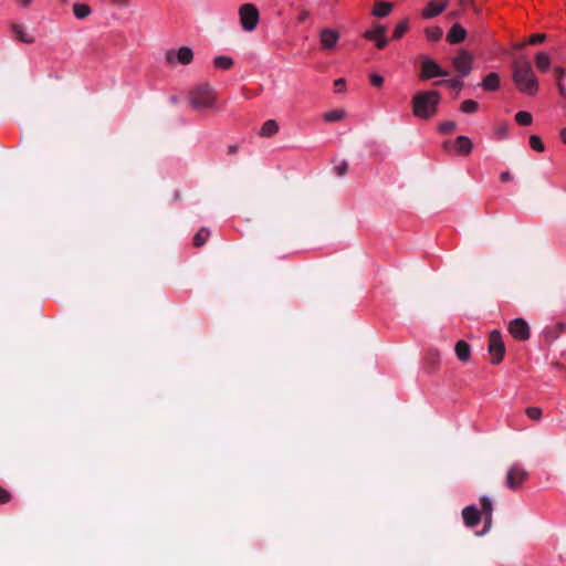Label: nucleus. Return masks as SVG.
<instances>
[{
    "label": "nucleus",
    "instance_id": "1",
    "mask_svg": "<svg viewBox=\"0 0 566 566\" xmlns=\"http://www.w3.org/2000/svg\"><path fill=\"white\" fill-rule=\"evenodd\" d=\"M512 80L518 92L534 96L539 90L538 80L531 62L521 56L512 63Z\"/></svg>",
    "mask_w": 566,
    "mask_h": 566
},
{
    "label": "nucleus",
    "instance_id": "2",
    "mask_svg": "<svg viewBox=\"0 0 566 566\" xmlns=\"http://www.w3.org/2000/svg\"><path fill=\"white\" fill-rule=\"evenodd\" d=\"M441 95L438 91H421L413 95L412 114L421 119H429L436 115Z\"/></svg>",
    "mask_w": 566,
    "mask_h": 566
},
{
    "label": "nucleus",
    "instance_id": "3",
    "mask_svg": "<svg viewBox=\"0 0 566 566\" xmlns=\"http://www.w3.org/2000/svg\"><path fill=\"white\" fill-rule=\"evenodd\" d=\"M214 99L213 90L208 84L198 85L189 92V103L197 111L212 107Z\"/></svg>",
    "mask_w": 566,
    "mask_h": 566
},
{
    "label": "nucleus",
    "instance_id": "4",
    "mask_svg": "<svg viewBox=\"0 0 566 566\" xmlns=\"http://www.w3.org/2000/svg\"><path fill=\"white\" fill-rule=\"evenodd\" d=\"M240 23L243 30L253 31L259 22L260 14L258 8L252 3L242 4L239 9Z\"/></svg>",
    "mask_w": 566,
    "mask_h": 566
},
{
    "label": "nucleus",
    "instance_id": "5",
    "mask_svg": "<svg viewBox=\"0 0 566 566\" xmlns=\"http://www.w3.org/2000/svg\"><path fill=\"white\" fill-rule=\"evenodd\" d=\"M528 479V472L521 467L520 464L515 463L511 465V468L507 471L506 474V488L516 491L518 490L522 484Z\"/></svg>",
    "mask_w": 566,
    "mask_h": 566
},
{
    "label": "nucleus",
    "instance_id": "6",
    "mask_svg": "<svg viewBox=\"0 0 566 566\" xmlns=\"http://www.w3.org/2000/svg\"><path fill=\"white\" fill-rule=\"evenodd\" d=\"M489 353L492 355L491 363L496 365L502 361L505 354V346L501 337V333L496 329L492 331L489 336Z\"/></svg>",
    "mask_w": 566,
    "mask_h": 566
},
{
    "label": "nucleus",
    "instance_id": "7",
    "mask_svg": "<svg viewBox=\"0 0 566 566\" xmlns=\"http://www.w3.org/2000/svg\"><path fill=\"white\" fill-rule=\"evenodd\" d=\"M448 75L449 73L442 70L436 61L427 56L421 57V71L419 74L420 80L426 81L433 77H443Z\"/></svg>",
    "mask_w": 566,
    "mask_h": 566
},
{
    "label": "nucleus",
    "instance_id": "8",
    "mask_svg": "<svg viewBox=\"0 0 566 566\" xmlns=\"http://www.w3.org/2000/svg\"><path fill=\"white\" fill-rule=\"evenodd\" d=\"M319 44L324 51H333L340 39V34L337 30L331 28H324L319 31Z\"/></svg>",
    "mask_w": 566,
    "mask_h": 566
},
{
    "label": "nucleus",
    "instance_id": "9",
    "mask_svg": "<svg viewBox=\"0 0 566 566\" xmlns=\"http://www.w3.org/2000/svg\"><path fill=\"white\" fill-rule=\"evenodd\" d=\"M177 60L180 64L188 65L193 60V52L189 46H181L177 52L169 50L166 52V61L174 64Z\"/></svg>",
    "mask_w": 566,
    "mask_h": 566
},
{
    "label": "nucleus",
    "instance_id": "10",
    "mask_svg": "<svg viewBox=\"0 0 566 566\" xmlns=\"http://www.w3.org/2000/svg\"><path fill=\"white\" fill-rule=\"evenodd\" d=\"M472 55L467 50H461L453 59L454 69L462 75L468 76L472 70Z\"/></svg>",
    "mask_w": 566,
    "mask_h": 566
},
{
    "label": "nucleus",
    "instance_id": "11",
    "mask_svg": "<svg viewBox=\"0 0 566 566\" xmlns=\"http://www.w3.org/2000/svg\"><path fill=\"white\" fill-rule=\"evenodd\" d=\"M512 336L518 340H526L530 338V326L523 318H515L509 326Z\"/></svg>",
    "mask_w": 566,
    "mask_h": 566
},
{
    "label": "nucleus",
    "instance_id": "12",
    "mask_svg": "<svg viewBox=\"0 0 566 566\" xmlns=\"http://www.w3.org/2000/svg\"><path fill=\"white\" fill-rule=\"evenodd\" d=\"M386 31L387 28L385 25L377 24L373 30L366 31L364 38L375 41L378 49H384L388 43V40L385 38Z\"/></svg>",
    "mask_w": 566,
    "mask_h": 566
},
{
    "label": "nucleus",
    "instance_id": "13",
    "mask_svg": "<svg viewBox=\"0 0 566 566\" xmlns=\"http://www.w3.org/2000/svg\"><path fill=\"white\" fill-rule=\"evenodd\" d=\"M462 518L468 527H474L481 522V513L474 505L465 506L462 510Z\"/></svg>",
    "mask_w": 566,
    "mask_h": 566
},
{
    "label": "nucleus",
    "instance_id": "14",
    "mask_svg": "<svg viewBox=\"0 0 566 566\" xmlns=\"http://www.w3.org/2000/svg\"><path fill=\"white\" fill-rule=\"evenodd\" d=\"M448 7V1L437 2V1H430L427 7L422 11V15L424 18H433L441 12L444 11V9Z\"/></svg>",
    "mask_w": 566,
    "mask_h": 566
},
{
    "label": "nucleus",
    "instance_id": "15",
    "mask_svg": "<svg viewBox=\"0 0 566 566\" xmlns=\"http://www.w3.org/2000/svg\"><path fill=\"white\" fill-rule=\"evenodd\" d=\"M500 75L496 72H491L483 78L480 85L488 92H494L500 88Z\"/></svg>",
    "mask_w": 566,
    "mask_h": 566
},
{
    "label": "nucleus",
    "instance_id": "16",
    "mask_svg": "<svg viewBox=\"0 0 566 566\" xmlns=\"http://www.w3.org/2000/svg\"><path fill=\"white\" fill-rule=\"evenodd\" d=\"M467 36V31L459 23L452 25L448 32L447 39L450 43H461Z\"/></svg>",
    "mask_w": 566,
    "mask_h": 566
},
{
    "label": "nucleus",
    "instance_id": "17",
    "mask_svg": "<svg viewBox=\"0 0 566 566\" xmlns=\"http://www.w3.org/2000/svg\"><path fill=\"white\" fill-rule=\"evenodd\" d=\"M11 30L14 33L15 38L23 43L31 44L35 41L34 36L28 33L23 25L19 23H12Z\"/></svg>",
    "mask_w": 566,
    "mask_h": 566
},
{
    "label": "nucleus",
    "instance_id": "18",
    "mask_svg": "<svg viewBox=\"0 0 566 566\" xmlns=\"http://www.w3.org/2000/svg\"><path fill=\"white\" fill-rule=\"evenodd\" d=\"M455 149L460 155H469L472 151L473 144L467 136H458L454 142Z\"/></svg>",
    "mask_w": 566,
    "mask_h": 566
},
{
    "label": "nucleus",
    "instance_id": "19",
    "mask_svg": "<svg viewBox=\"0 0 566 566\" xmlns=\"http://www.w3.org/2000/svg\"><path fill=\"white\" fill-rule=\"evenodd\" d=\"M470 345L465 340H459L455 344V354L459 360L468 361L470 359Z\"/></svg>",
    "mask_w": 566,
    "mask_h": 566
},
{
    "label": "nucleus",
    "instance_id": "20",
    "mask_svg": "<svg viewBox=\"0 0 566 566\" xmlns=\"http://www.w3.org/2000/svg\"><path fill=\"white\" fill-rule=\"evenodd\" d=\"M392 4L390 2L377 1L373 9V14L378 18H385L391 12Z\"/></svg>",
    "mask_w": 566,
    "mask_h": 566
},
{
    "label": "nucleus",
    "instance_id": "21",
    "mask_svg": "<svg viewBox=\"0 0 566 566\" xmlns=\"http://www.w3.org/2000/svg\"><path fill=\"white\" fill-rule=\"evenodd\" d=\"M279 130V125L274 119L266 120L260 130V135L263 137H271L275 135Z\"/></svg>",
    "mask_w": 566,
    "mask_h": 566
},
{
    "label": "nucleus",
    "instance_id": "22",
    "mask_svg": "<svg viewBox=\"0 0 566 566\" xmlns=\"http://www.w3.org/2000/svg\"><path fill=\"white\" fill-rule=\"evenodd\" d=\"M535 64L541 72H546L551 66V59L546 53L538 52L535 55Z\"/></svg>",
    "mask_w": 566,
    "mask_h": 566
},
{
    "label": "nucleus",
    "instance_id": "23",
    "mask_svg": "<svg viewBox=\"0 0 566 566\" xmlns=\"http://www.w3.org/2000/svg\"><path fill=\"white\" fill-rule=\"evenodd\" d=\"M91 7L86 3H74L73 13L77 19H85L91 14Z\"/></svg>",
    "mask_w": 566,
    "mask_h": 566
},
{
    "label": "nucleus",
    "instance_id": "24",
    "mask_svg": "<svg viewBox=\"0 0 566 566\" xmlns=\"http://www.w3.org/2000/svg\"><path fill=\"white\" fill-rule=\"evenodd\" d=\"M210 231L207 228H201L193 237V245L201 248L208 241Z\"/></svg>",
    "mask_w": 566,
    "mask_h": 566
},
{
    "label": "nucleus",
    "instance_id": "25",
    "mask_svg": "<svg viewBox=\"0 0 566 566\" xmlns=\"http://www.w3.org/2000/svg\"><path fill=\"white\" fill-rule=\"evenodd\" d=\"M233 64H234L233 60L227 55H220L213 60V65L217 69H221V70H230L233 66Z\"/></svg>",
    "mask_w": 566,
    "mask_h": 566
},
{
    "label": "nucleus",
    "instance_id": "26",
    "mask_svg": "<svg viewBox=\"0 0 566 566\" xmlns=\"http://www.w3.org/2000/svg\"><path fill=\"white\" fill-rule=\"evenodd\" d=\"M480 504H481V510H480L481 516L492 514L493 503L489 496H486V495L482 496L480 499Z\"/></svg>",
    "mask_w": 566,
    "mask_h": 566
},
{
    "label": "nucleus",
    "instance_id": "27",
    "mask_svg": "<svg viewBox=\"0 0 566 566\" xmlns=\"http://www.w3.org/2000/svg\"><path fill=\"white\" fill-rule=\"evenodd\" d=\"M515 120L522 126H527L532 124L533 116L528 112L520 111L515 114Z\"/></svg>",
    "mask_w": 566,
    "mask_h": 566
},
{
    "label": "nucleus",
    "instance_id": "28",
    "mask_svg": "<svg viewBox=\"0 0 566 566\" xmlns=\"http://www.w3.org/2000/svg\"><path fill=\"white\" fill-rule=\"evenodd\" d=\"M345 117V111L343 109H333L324 114V119L326 122H337Z\"/></svg>",
    "mask_w": 566,
    "mask_h": 566
},
{
    "label": "nucleus",
    "instance_id": "29",
    "mask_svg": "<svg viewBox=\"0 0 566 566\" xmlns=\"http://www.w3.org/2000/svg\"><path fill=\"white\" fill-rule=\"evenodd\" d=\"M530 146L532 147V149L538 153H543L545 150V145L541 137L537 135H532L530 137Z\"/></svg>",
    "mask_w": 566,
    "mask_h": 566
},
{
    "label": "nucleus",
    "instance_id": "30",
    "mask_svg": "<svg viewBox=\"0 0 566 566\" xmlns=\"http://www.w3.org/2000/svg\"><path fill=\"white\" fill-rule=\"evenodd\" d=\"M426 35L430 41H438L442 36V30L439 27H431L426 30Z\"/></svg>",
    "mask_w": 566,
    "mask_h": 566
},
{
    "label": "nucleus",
    "instance_id": "31",
    "mask_svg": "<svg viewBox=\"0 0 566 566\" xmlns=\"http://www.w3.org/2000/svg\"><path fill=\"white\" fill-rule=\"evenodd\" d=\"M478 107H479V104L475 101L467 99V101L462 102L460 109L463 113L472 114L478 109Z\"/></svg>",
    "mask_w": 566,
    "mask_h": 566
},
{
    "label": "nucleus",
    "instance_id": "32",
    "mask_svg": "<svg viewBox=\"0 0 566 566\" xmlns=\"http://www.w3.org/2000/svg\"><path fill=\"white\" fill-rule=\"evenodd\" d=\"M408 31V21L403 20L395 28L392 39H400Z\"/></svg>",
    "mask_w": 566,
    "mask_h": 566
},
{
    "label": "nucleus",
    "instance_id": "33",
    "mask_svg": "<svg viewBox=\"0 0 566 566\" xmlns=\"http://www.w3.org/2000/svg\"><path fill=\"white\" fill-rule=\"evenodd\" d=\"M457 128V124L452 120L443 122L439 125V132L441 134H450L454 132Z\"/></svg>",
    "mask_w": 566,
    "mask_h": 566
},
{
    "label": "nucleus",
    "instance_id": "34",
    "mask_svg": "<svg viewBox=\"0 0 566 566\" xmlns=\"http://www.w3.org/2000/svg\"><path fill=\"white\" fill-rule=\"evenodd\" d=\"M437 85L447 84L450 88L454 91H460L463 86V82L460 80H449V81H439L436 83Z\"/></svg>",
    "mask_w": 566,
    "mask_h": 566
},
{
    "label": "nucleus",
    "instance_id": "35",
    "mask_svg": "<svg viewBox=\"0 0 566 566\" xmlns=\"http://www.w3.org/2000/svg\"><path fill=\"white\" fill-rule=\"evenodd\" d=\"M526 415L530 419L537 421L542 417V409L538 407H528L526 409Z\"/></svg>",
    "mask_w": 566,
    "mask_h": 566
},
{
    "label": "nucleus",
    "instance_id": "36",
    "mask_svg": "<svg viewBox=\"0 0 566 566\" xmlns=\"http://www.w3.org/2000/svg\"><path fill=\"white\" fill-rule=\"evenodd\" d=\"M546 39V35L544 33H535L531 35L527 40V44H537L544 42Z\"/></svg>",
    "mask_w": 566,
    "mask_h": 566
},
{
    "label": "nucleus",
    "instance_id": "37",
    "mask_svg": "<svg viewBox=\"0 0 566 566\" xmlns=\"http://www.w3.org/2000/svg\"><path fill=\"white\" fill-rule=\"evenodd\" d=\"M369 78H370V83L375 87H381L384 85V77L379 74L373 73V74H370Z\"/></svg>",
    "mask_w": 566,
    "mask_h": 566
},
{
    "label": "nucleus",
    "instance_id": "38",
    "mask_svg": "<svg viewBox=\"0 0 566 566\" xmlns=\"http://www.w3.org/2000/svg\"><path fill=\"white\" fill-rule=\"evenodd\" d=\"M438 360H439V353L436 352V350L434 352H430L429 353V361H430L431 371H433L436 369Z\"/></svg>",
    "mask_w": 566,
    "mask_h": 566
},
{
    "label": "nucleus",
    "instance_id": "39",
    "mask_svg": "<svg viewBox=\"0 0 566 566\" xmlns=\"http://www.w3.org/2000/svg\"><path fill=\"white\" fill-rule=\"evenodd\" d=\"M11 500V493L0 485V504L8 503Z\"/></svg>",
    "mask_w": 566,
    "mask_h": 566
},
{
    "label": "nucleus",
    "instance_id": "40",
    "mask_svg": "<svg viewBox=\"0 0 566 566\" xmlns=\"http://www.w3.org/2000/svg\"><path fill=\"white\" fill-rule=\"evenodd\" d=\"M338 176H344L348 171V165L346 161H343L335 168Z\"/></svg>",
    "mask_w": 566,
    "mask_h": 566
},
{
    "label": "nucleus",
    "instance_id": "41",
    "mask_svg": "<svg viewBox=\"0 0 566 566\" xmlns=\"http://www.w3.org/2000/svg\"><path fill=\"white\" fill-rule=\"evenodd\" d=\"M334 86L337 93L343 92L346 86V81L344 78H338L334 82Z\"/></svg>",
    "mask_w": 566,
    "mask_h": 566
},
{
    "label": "nucleus",
    "instance_id": "42",
    "mask_svg": "<svg viewBox=\"0 0 566 566\" xmlns=\"http://www.w3.org/2000/svg\"><path fill=\"white\" fill-rule=\"evenodd\" d=\"M484 518V532H488L492 526V514L482 515Z\"/></svg>",
    "mask_w": 566,
    "mask_h": 566
},
{
    "label": "nucleus",
    "instance_id": "43",
    "mask_svg": "<svg viewBox=\"0 0 566 566\" xmlns=\"http://www.w3.org/2000/svg\"><path fill=\"white\" fill-rule=\"evenodd\" d=\"M554 72H555V76H556V82L557 83L562 82V78L565 74V70L560 66H557V67H555Z\"/></svg>",
    "mask_w": 566,
    "mask_h": 566
},
{
    "label": "nucleus",
    "instance_id": "44",
    "mask_svg": "<svg viewBox=\"0 0 566 566\" xmlns=\"http://www.w3.org/2000/svg\"><path fill=\"white\" fill-rule=\"evenodd\" d=\"M555 328L557 329L556 334L554 335V337L556 338L558 336L559 333L564 332L566 329V324L565 323H558Z\"/></svg>",
    "mask_w": 566,
    "mask_h": 566
},
{
    "label": "nucleus",
    "instance_id": "45",
    "mask_svg": "<svg viewBox=\"0 0 566 566\" xmlns=\"http://www.w3.org/2000/svg\"><path fill=\"white\" fill-rule=\"evenodd\" d=\"M310 17V12L307 10H302L298 15V21L304 22Z\"/></svg>",
    "mask_w": 566,
    "mask_h": 566
},
{
    "label": "nucleus",
    "instance_id": "46",
    "mask_svg": "<svg viewBox=\"0 0 566 566\" xmlns=\"http://www.w3.org/2000/svg\"><path fill=\"white\" fill-rule=\"evenodd\" d=\"M500 179L502 182L510 181L512 179V176L509 171H504L501 174Z\"/></svg>",
    "mask_w": 566,
    "mask_h": 566
},
{
    "label": "nucleus",
    "instance_id": "47",
    "mask_svg": "<svg viewBox=\"0 0 566 566\" xmlns=\"http://www.w3.org/2000/svg\"><path fill=\"white\" fill-rule=\"evenodd\" d=\"M557 88H558L559 94H560L563 97H565V96H566V90H565V86L563 85V83H562V82H558V83H557Z\"/></svg>",
    "mask_w": 566,
    "mask_h": 566
},
{
    "label": "nucleus",
    "instance_id": "48",
    "mask_svg": "<svg viewBox=\"0 0 566 566\" xmlns=\"http://www.w3.org/2000/svg\"><path fill=\"white\" fill-rule=\"evenodd\" d=\"M237 153H238V146H237V145H230V146L228 147V154H229V155H234V154H237Z\"/></svg>",
    "mask_w": 566,
    "mask_h": 566
},
{
    "label": "nucleus",
    "instance_id": "49",
    "mask_svg": "<svg viewBox=\"0 0 566 566\" xmlns=\"http://www.w3.org/2000/svg\"><path fill=\"white\" fill-rule=\"evenodd\" d=\"M33 0H17L18 4L21 7H29Z\"/></svg>",
    "mask_w": 566,
    "mask_h": 566
},
{
    "label": "nucleus",
    "instance_id": "50",
    "mask_svg": "<svg viewBox=\"0 0 566 566\" xmlns=\"http://www.w3.org/2000/svg\"><path fill=\"white\" fill-rule=\"evenodd\" d=\"M114 2H115V3H118V4H120V6H124V7L128 6V3H129V1H128V0H114Z\"/></svg>",
    "mask_w": 566,
    "mask_h": 566
},
{
    "label": "nucleus",
    "instance_id": "51",
    "mask_svg": "<svg viewBox=\"0 0 566 566\" xmlns=\"http://www.w3.org/2000/svg\"><path fill=\"white\" fill-rule=\"evenodd\" d=\"M560 138L566 144V127L560 130Z\"/></svg>",
    "mask_w": 566,
    "mask_h": 566
},
{
    "label": "nucleus",
    "instance_id": "52",
    "mask_svg": "<svg viewBox=\"0 0 566 566\" xmlns=\"http://www.w3.org/2000/svg\"><path fill=\"white\" fill-rule=\"evenodd\" d=\"M460 6L464 7L467 4H472V0H459Z\"/></svg>",
    "mask_w": 566,
    "mask_h": 566
},
{
    "label": "nucleus",
    "instance_id": "53",
    "mask_svg": "<svg viewBox=\"0 0 566 566\" xmlns=\"http://www.w3.org/2000/svg\"><path fill=\"white\" fill-rule=\"evenodd\" d=\"M170 101L172 104H176L178 102V98H177V96H171Z\"/></svg>",
    "mask_w": 566,
    "mask_h": 566
},
{
    "label": "nucleus",
    "instance_id": "54",
    "mask_svg": "<svg viewBox=\"0 0 566 566\" xmlns=\"http://www.w3.org/2000/svg\"><path fill=\"white\" fill-rule=\"evenodd\" d=\"M449 147H450V143H449V142H446V143L443 144V148H444V149H449Z\"/></svg>",
    "mask_w": 566,
    "mask_h": 566
},
{
    "label": "nucleus",
    "instance_id": "55",
    "mask_svg": "<svg viewBox=\"0 0 566 566\" xmlns=\"http://www.w3.org/2000/svg\"><path fill=\"white\" fill-rule=\"evenodd\" d=\"M524 46H525V44H524V43L516 45V48H517V49H522V48H524Z\"/></svg>",
    "mask_w": 566,
    "mask_h": 566
}]
</instances>
